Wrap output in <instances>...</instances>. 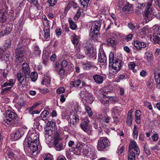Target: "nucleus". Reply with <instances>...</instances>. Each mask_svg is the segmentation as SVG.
<instances>
[{"label":"nucleus","instance_id":"27","mask_svg":"<svg viewBox=\"0 0 160 160\" xmlns=\"http://www.w3.org/2000/svg\"><path fill=\"white\" fill-rule=\"evenodd\" d=\"M141 114L140 111L137 110L135 112V122L138 124H139L141 122Z\"/></svg>","mask_w":160,"mask_h":160},{"label":"nucleus","instance_id":"52","mask_svg":"<svg viewBox=\"0 0 160 160\" xmlns=\"http://www.w3.org/2000/svg\"><path fill=\"white\" fill-rule=\"evenodd\" d=\"M31 78L33 81L36 80L38 77V74L36 72H33L31 74Z\"/></svg>","mask_w":160,"mask_h":160},{"label":"nucleus","instance_id":"46","mask_svg":"<svg viewBox=\"0 0 160 160\" xmlns=\"http://www.w3.org/2000/svg\"><path fill=\"white\" fill-rule=\"evenodd\" d=\"M72 43L74 45H77L78 43L79 40L76 35H74L72 37Z\"/></svg>","mask_w":160,"mask_h":160},{"label":"nucleus","instance_id":"40","mask_svg":"<svg viewBox=\"0 0 160 160\" xmlns=\"http://www.w3.org/2000/svg\"><path fill=\"white\" fill-rule=\"evenodd\" d=\"M83 68L84 69L88 70L92 67L91 62H87L83 64Z\"/></svg>","mask_w":160,"mask_h":160},{"label":"nucleus","instance_id":"47","mask_svg":"<svg viewBox=\"0 0 160 160\" xmlns=\"http://www.w3.org/2000/svg\"><path fill=\"white\" fill-rule=\"evenodd\" d=\"M155 42L157 43H160V33H157V35L153 38Z\"/></svg>","mask_w":160,"mask_h":160},{"label":"nucleus","instance_id":"62","mask_svg":"<svg viewBox=\"0 0 160 160\" xmlns=\"http://www.w3.org/2000/svg\"><path fill=\"white\" fill-rule=\"evenodd\" d=\"M135 66V63L133 62H130L128 65V68L130 69H133Z\"/></svg>","mask_w":160,"mask_h":160},{"label":"nucleus","instance_id":"23","mask_svg":"<svg viewBox=\"0 0 160 160\" xmlns=\"http://www.w3.org/2000/svg\"><path fill=\"white\" fill-rule=\"evenodd\" d=\"M144 58L148 62H150L153 60V55L151 51L147 50L145 53Z\"/></svg>","mask_w":160,"mask_h":160},{"label":"nucleus","instance_id":"63","mask_svg":"<svg viewBox=\"0 0 160 160\" xmlns=\"http://www.w3.org/2000/svg\"><path fill=\"white\" fill-rule=\"evenodd\" d=\"M52 130L51 129L48 128V130L47 129L45 131V135H48L49 136H51L52 135Z\"/></svg>","mask_w":160,"mask_h":160},{"label":"nucleus","instance_id":"33","mask_svg":"<svg viewBox=\"0 0 160 160\" xmlns=\"http://www.w3.org/2000/svg\"><path fill=\"white\" fill-rule=\"evenodd\" d=\"M85 99L86 101L85 105H86L87 103L91 104L94 100V98L92 95L90 93H89V95H88V96L86 98H85Z\"/></svg>","mask_w":160,"mask_h":160},{"label":"nucleus","instance_id":"13","mask_svg":"<svg viewBox=\"0 0 160 160\" xmlns=\"http://www.w3.org/2000/svg\"><path fill=\"white\" fill-rule=\"evenodd\" d=\"M26 130V129L23 128H20L17 130L14 134V137L16 140L18 139L24 134Z\"/></svg>","mask_w":160,"mask_h":160},{"label":"nucleus","instance_id":"44","mask_svg":"<svg viewBox=\"0 0 160 160\" xmlns=\"http://www.w3.org/2000/svg\"><path fill=\"white\" fill-rule=\"evenodd\" d=\"M138 146L136 142L134 141L130 142L128 149L133 150V149Z\"/></svg>","mask_w":160,"mask_h":160},{"label":"nucleus","instance_id":"48","mask_svg":"<svg viewBox=\"0 0 160 160\" xmlns=\"http://www.w3.org/2000/svg\"><path fill=\"white\" fill-rule=\"evenodd\" d=\"M108 45L109 46H113L115 43V41L113 38H109L107 40Z\"/></svg>","mask_w":160,"mask_h":160},{"label":"nucleus","instance_id":"36","mask_svg":"<svg viewBox=\"0 0 160 160\" xmlns=\"http://www.w3.org/2000/svg\"><path fill=\"white\" fill-rule=\"evenodd\" d=\"M49 114V112L46 110H44L41 114L42 119L43 120H46L47 119L48 115Z\"/></svg>","mask_w":160,"mask_h":160},{"label":"nucleus","instance_id":"29","mask_svg":"<svg viewBox=\"0 0 160 160\" xmlns=\"http://www.w3.org/2000/svg\"><path fill=\"white\" fill-rule=\"evenodd\" d=\"M44 32V38L46 40H48L50 37V30L49 28L45 27L43 29Z\"/></svg>","mask_w":160,"mask_h":160},{"label":"nucleus","instance_id":"64","mask_svg":"<svg viewBox=\"0 0 160 160\" xmlns=\"http://www.w3.org/2000/svg\"><path fill=\"white\" fill-rule=\"evenodd\" d=\"M125 78V76L123 75H119L116 80V81L118 82L120 81V80L123 79Z\"/></svg>","mask_w":160,"mask_h":160},{"label":"nucleus","instance_id":"49","mask_svg":"<svg viewBox=\"0 0 160 160\" xmlns=\"http://www.w3.org/2000/svg\"><path fill=\"white\" fill-rule=\"evenodd\" d=\"M47 125L48 127L54 129L55 127V122L53 121H48L47 123Z\"/></svg>","mask_w":160,"mask_h":160},{"label":"nucleus","instance_id":"59","mask_svg":"<svg viewBox=\"0 0 160 160\" xmlns=\"http://www.w3.org/2000/svg\"><path fill=\"white\" fill-rule=\"evenodd\" d=\"M25 103L23 99L19 98L17 104L21 107L23 106Z\"/></svg>","mask_w":160,"mask_h":160},{"label":"nucleus","instance_id":"39","mask_svg":"<svg viewBox=\"0 0 160 160\" xmlns=\"http://www.w3.org/2000/svg\"><path fill=\"white\" fill-rule=\"evenodd\" d=\"M70 28L73 30H75L77 28V26L75 23L73 22L72 20L70 18L68 19Z\"/></svg>","mask_w":160,"mask_h":160},{"label":"nucleus","instance_id":"43","mask_svg":"<svg viewBox=\"0 0 160 160\" xmlns=\"http://www.w3.org/2000/svg\"><path fill=\"white\" fill-rule=\"evenodd\" d=\"M42 157L44 160H53L52 156L50 154H44Z\"/></svg>","mask_w":160,"mask_h":160},{"label":"nucleus","instance_id":"14","mask_svg":"<svg viewBox=\"0 0 160 160\" xmlns=\"http://www.w3.org/2000/svg\"><path fill=\"white\" fill-rule=\"evenodd\" d=\"M12 26L9 24H7L5 29L0 33V36L2 37L10 34L12 31Z\"/></svg>","mask_w":160,"mask_h":160},{"label":"nucleus","instance_id":"5","mask_svg":"<svg viewBox=\"0 0 160 160\" xmlns=\"http://www.w3.org/2000/svg\"><path fill=\"white\" fill-rule=\"evenodd\" d=\"M53 137V145L56 150L60 151L64 149L66 146V142L64 141H61L62 138L57 131L54 132Z\"/></svg>","mask_w":160,"mask_h":160},{"label":"nucleus","instance_id":"20","mask_svg":"<svg viewBox=\"0 0 160 160\" xmlns=\"http://www.w3.org/2000/svg\"><path fill=\"white\" fill-rule=\"evenodd\" d=\"M121 109V108L120 107H114L112 109V115L114 118H118L119 116V113Z\"/></svg>","mask_w":160,"mask_h":160},{"label":"nucleus","instance_id":"15","mask_svg":"<svg viewBox=\"0 0 160 160\" xmlns=\"http://www.w3.org/2000/svg\"><path fill=\"white\" fill-rule=\"evenodd\" d=\"M134 45L137 50H141L142 48L146 47V44L144 42L136 41L134 42Z\"/></svg>","mask_w":160,"mask_h":160},{"label":"nucleus","instance_id":"19","mask_svg":"<svg viewBox=\"0 0 160 160\" xmlns=\"http://www.w3.org/2000/svg\"><path fill=\"white\" fill-rule=\"evenodd\" d=\"M89 93L85 89H84L81 91L80 93L81 99L84 105L85 104L86 102L85 99L86 98V97L88 96V95H89Z\"/></svg>","mask_w":160,"mask_h":160},{"label":"nucleus","instance_id":"51","mask_svg":"<svg viewBox=\"0 0 160 160\" xmlns=\"http://www.w3.org/2000/svg\"><path fill=\"white\" fill-rule=\"evenodd\" d=\"M85 107L86 111L88 114V116L89 117L91 116L92 115V111L91 108L88 106H85Z\"/></svg>","mask_w":160,"mask_h":160},{"label":"nucleus","instance_id":"8","mask_svg":"<svg viewBox=\"0 0 160 160\" xmlns=\"http://www.w3.org/2000/svg\"><path fill=\"white\" fill-rule=\"evenodd\" d=\"M109 145V142L105 137H101L98 140L97 148L98 149L102 151Z\"/></svg>","mask_w":160,"mask_h":160},{"label":"nucleus","instance_id":"41","mask_svg":"<svg viewBox=\"0 0 160 160\" xmlns=\"http://www.w3.org/2000/svg\"><path fill=\"white\" fill-rule=\"evenodd\" d=\"M81 82L80 80L78 79L77 80H75L74 81H72L71 82V84L72 85L73 87H77L80 85Z\"/></svg>","mask_w":160,"mask_h":160},{"label":"nucleus","instance_id":"7","mask_svg":"<svg viewBox=\"0 0 160 160\" xmlns=\"http://www.w3.org/2000/svg\"><path fill=\"white\" fill-rule=\"evenodd\" d=\"M90 120L87 117H85L82 120L80 126L81 129L88 134H91L92 131L91 126L90 125Z\"/></svg>","mask_w":160,"mask_h":160},{"label":"nucleus","instance_id":"26","mask_svg":"<svg viewBox=\"0 0 160 160\" xmlns=\"http://www.w3.org/2000/svg\"><path fill=\"white\" fill-rule=\"evenodd\" d=\"M51 79L49 76H45L41 82L42 85H44L47 87H49L50 84Z\"/></svg>","mask_w":160,"mask_h":160},{"label":"nucleus","instance_id":"37","mask_svg":"<svg viewBox=\"0 0 160 160\" xmlns=\"http://www.w3.org/2000/svg\"><path fill=\"white\" fill-rule=\"evenodd\" d=\"M155 79L156 83L160 82V68L154 73Z\"/></svg>","mask_w":160,"mask_h":160},{"label":"nucleus","instance_id":"9","mask_svg":"<svg viewBox=\"0 0 160 160\" xmlns=\"http://www.w3.org/2000/svg\"><path fill=\"white\" fill-rule=\"evenodd\" d=\"M29 76L27 77L26 74L20 72H18L17 73V78L19 82V85L24 86L27 85V83L29 82Z\"/></svg>","mask_w":160,"mask_h":160},{"label":"nucleus","instance_id":"30","mask_svg":"<svg viewBox=\"0 0 160 160\" xmlns=\"http://www.w3.org/2000/svg\"><path fill=\"white\" fill-rule=\"evenodd\" d=\"M128 160H135V154L133 150L128 149Z\"/></svg>","mask_w":160,"mask_h":160},{"label":"nucleus","instance_id":"38","mask_svg":"<svg viewBox=\"0 0 160 160\" xmlns=\"http://www.w3.org/2000/svg\"><path fill=\"white\" fill-rule=\"evenodd\" d=\"M90 50V54L89 55V57H92L93 59H95L96 58V51L95 49H94L93 48H90L89 49Z\"/></svg>","mask_w":160,"mask_h":160},{"label":"nucleus","instance_id":"18","mask_svg":"<svg viewBox=\"0 0 160 160\" xmlns=\"http://www.w3.org/2000/svg\"><path fill=\"white\" fill-rule=\"evenodd\" d=\"M89 93L85 89H84L81 91L80 93L81 99L84 105L85 104L86 102L85 99L86 98V97L88 96V95H89Z\"/></svg>","mask_w":160,"mask_h":160},{"label":"nucleus","instance_id":"16","mask_svg":"<svg viewBox=\"0 0 160 160\" xmlns=\"http://www.w3.org/2000/svg\"><path fill=\"white\" fill-rule=\"evenodd\" d=\"M98 56V60L100 62L105 63L106 62L107 60L106 56L103 50H101L99 51Z\"/></svg>","mask_w":160,"mask_h":160},{"label":"nucleus","instance_id":"22","mask_svg":"<svg viewBox=\"0 0 160 160\" xmlns=\"http://www.w3.org/2000/svg\"><path fill=\"white\" fill-rule=\"evenodd\" d=\"M122 10L123 11H127L129 13H132L133 11L132 6L131 4L127 3L124 5Z\"/></svg>","mask_w":160,"mask_h":160},{"label":"nucleus","instance_id":"60","mask_svg":"<svg viewBox=\"0 0 160 160\" xmlns=\"http://www.w3.org/2000/svg\"><path fill=\"white\" fill-rule=\"evenodd\" d=\"M158 137V135L157 133H154L151 137L152 138L154 141H157Z\"/></svg>","mask_w":160,"mask_h":160},{"label":"nucleus","instance_id":"35","mask_svg":"<svg viewBox=\"0 0 160 160\" xmlns=\"http://www.w3.org/2000/svg\"><path fill=\"white\" fill-rule=\"evenodd\" d=\"M5 12V11L4 9L0 11V23L4 22L6 19Z\"/></svg>","mask_w":160,"mask_h":160},{"label":"nucleus","instance_id":"12","mask_svg":"<svg viewBox=\"0 0 160 160\" xmlns=\"http://www.w3.org/2000/svg\"><path fill=\"white\" fill-rule=\"evenodd\" d=\"M85 144L81 142H77L76 147L74 148V153L77 155L81 154V150Z\"/></svg>","mask_w":160,"mask_h":160},{"label":"nucleus","instance_id":"11","mask_svg":"<svg viewBox=\"0 0 160 160\" xmlns=\"http://www.w3.org/2000/svg\"><path fill=\"white\" fill-rule=\"evenodd\" d=\"M10 55L9 53H7L5 52L4 49L0 48V58L2 61H8L9 59Z\"/></svg>","mask_w":160,"mask_h":160},{"label":"nucleus","instance_id":"53","mask_svg":"<svg viewBox=\"0 0 160 160\" xmlns=\"http://www.w3.org/2000/svg\"><path fill=\"white\" fill-rule=\"evenodd\" d=\"M90 0H80V3L83 7L87 6L88 5L89 2Z\"/></svg>","mask_w":160,"mask_h":160},{"label":"nucleus","instance_id":"28","mask_svg":"<svg viewBox=\"0 0 160 160\" xmlns=\"http://www.w3.org/2000/svg\"><path fill=\"white\" fill-rule=\"evenodd\" d=\"M79 119L78 116L77 114H74L72 116L70 120V122L72 124H74L78 122Z\"/></svg>","mask_w":160,"mask_h":160},{"label":"nucleus","instance_id":"32","mask_svg":"<svg viewBox=\"0 0 160 160\" xmlns=\"http://www.w3.org/2000/svg\"><path fill=\"white\" fill-rule=\"evenodd\" d=\"M25 139L33 141H36V140L38 141H39L38 136L36 133H33L31 134L30 136L28 138H26Z\"/></svg>","mask_w":160,"mask_h":160},{"label":"nucleus","instance_id":"1","mask_svg":"<svg viewBox=\"0 0 160 160\" xmlns=\"http://www.w3.org/2000/svg\"><path fill=\"white\" fill-rule=\"evenodd\" d=\"M39 144V141L37 140L33 141L25 139L23 142L24 149L29 155L31 157H34L37 155V152H36L38 150L39 146L40 147Z\"/></svg>","mask_w":160,"mask_h":160},{"label":"nucleus","instance_id":"24","mask_svg":"<svg viewBox=\"0 0 160 160\" xmlns=\"http://www.w3.org/2000/svg\"><path fill=\"white\" fill-rule=\"evenodd\" d=\"M93 78L95 82L98 84L102 83L104 80L103 77L98 74L94 75L93 77Z\"/></svg>","mask_w":160,"mask_h":160},{"label":"nucleus","instance_id":"4","mask_svg":"<svg viewBox=\"0 0 160 160\" xmlns=\"http://www.w3.org/2000/svg\"><path fill=\"white\" fill-rule=\"evenodd\" d=\"M101 23L99 21H97L94 22V25L92 26L89 33V37L91 39L94 41H97L99 36V31L100 29Z\"/></svg>","mask_w":160,"mask_h":160},{"label":"nucleus","instance_id":"56","mask_svg":"<svg viewBox=\"0 0 160 160\" xmlns=\"http://www.w3.org/2000/svg\"><path fill=\"white\" fill-rule=\"evenodd\" d=\"M133 37V35L131 34H130L127 36H124L123 38L125 40L127 41H129L131 40Z\"/></svg>","mask_w":160,"mask_h":160},{"label":"nucleus","instance_id":"55","mask_svg":"<svg viewBox=\"0 0 160 160\" xmlns=\"http://www.w3.org/2000/svg\"><path fill=\"white\" fill-rule=\"evenodd\" d=\"M57 1V0H48L47 2L48 3L50 6L52 7L56 4Z\"/></svg>","mask_w":160,"mask_h":160},{"label":"nucleus","instance_id":"10","mask_svg":"<svg viewBox=\"0 0 160 160\" xmlns=\"http://www.w3.org/2000/svg\"><path fill=\"white\" fill-rule=\"evenodd\" d=\"M21 43L19 42L18 47L15 50V57L17 58H21L23 57L25 52V50L23 46H22Z\"/></svg>","mask_w":160,"mask_h":160},{"label":"nucleus","instance_id":"50","mask_svg":"<svg viewBox=\"0 0 160 160\" xmlns=\"http://www.w3.org/2000/svg\"><path fill=\"white\" fill-rule=\"evenodd\" d=\"M85 48H92V43L91 40L89 39L87 41L85 44Z\"/></svg>","mask_w":160,"mask_h":160},{"label":"nucleus","instance_id":"17","mask_svg":"<svg viewBox=\"0 0 160 160\" xmlns=\"http://www.w3.org/2000/svg\"><path fill=\"white\" fill-rule=\"evenodd\" d=\"M22 72L24 73V74H26L27 77L28 76H30V70L29 65L26 63H23L22 66Z\"/></svg>","mask_w":160,"mask_h":160},{"label":"nucleus","instance_id":"57","mask_svg":"<svg viewBox=\"0 0 160 160\" xmlns=\"http://www.w3.org/2000/svg\"><path fill=\"white\" fill-rule=\"evenodd\" d=\"M65 91V89L63 87H61L58 88L56 91L57 92L58 94H61L64 92Z\"/></svg>","mask_w":160,"mask_h":160},{"label":"nucleus","instance_id":"31","mask_svg":"<svg viewBox=\"0 0 160 160\" xmlns=\"http://www.w3.org/2000/svg\"><path fill=\"white\" fill-rule=\"evenodd\" d=\"M12 87H6L1 89L0 94L4 95L9 93L11 92Z\"/></svg>","mask_w":160,"mask_h":160},{"label":"nucleus","instance_id":"25","mask_svg":"<svg viewBox=\"0 0 160 160\" xmlns=\"http://www.w3.org/2000/svg\"><path fill=\"white\" fill-rule=\"evenodd\" d=\"M133 112V110L131 109L128 111V113L127 123V124L129 126L131 125L132 122V113Z\"/></svg>","mask_w":160,"mask_h":160},{"label":"nucleus","instance_id":"45","mask_svg":"<svg viewBox=\"0 0 160 160\" xmlns=\"http://www.w3.org/2000/svg\"><path fill=\"white\" fill-rule=\"evenodd\" d=\"M145 6V5L144 4H141L139 3H137L136 5V8L138 9V11L139 10V11H141L142 10Z\"/></svg>","mask_w":160,"mask_h":160},{"label":"nucleus","instance_id":"6","mask_svg":"<svg viewBox=\"0 0 160 160\" xmlns=\"http://www.w3.org/2000/svg\"><path fill=\"white\" fill-rule=\"evenodd\" d=\"M152 1L150 0L147 3L144 12L143 16L146 22H149L152 18L153 8L152 6Z\"/></svg>","mask_w":160,"mask_h":160},{"label":"nucleus","instance_id":"2","mask_svg":"<svg viewBox=\"0 0 160 160\" xmlns=\"http://www.w3.org/2000/svg\"><path fill=\"white\" fill-rule=\"evenodd\" d=\"M3 121L5 123L13 127L18 126L20 124L17 115L11 111H7L6 116L3 118Z\"/></svg>","mask_w":160,"mask_h":160},{"label":"nucleus","instance_id":"21","mask_svg":"<svg viewBox=\"0 0 160 160\" xmlns=\"http://www.w3.org/2000/svg\"><path fill=\"white\" fill-rule=\"evenodd\" d=\"M15 81L14 79H10L7 81L6 82L4 83L3 84L1 85V88H2L7 86L12 87V88L13 87L15 84Z\"/></svg>","mask_w":160,"mask_h":160},{"label":"nucleus","instance_id":"54","mask_svg":"<svg viewBox=\"0 0 160 160\" xmlns=\"http://www.w3.org/2000/svg\"><path fill=\"white\" fill-rule=\"evenodd\" d=\"M8 73V72L7 70H3L1 71L0 75L5 79L7 77Z\"/></svg>","mask_w":160,"mask_h":160},{"label":"nucleus","instance_id":"58","mask_svg":"<svg viewBox=\"0 0 160 160\" xmlns=\"http://www.w3.org/2000/svg\"><path fill=\"white\" fill-rule=\"evenodd\" d=\"M144 105L148 108L149 110H151L152 109V108L151 104L149 102L147 101L144 102Z\"/></svg>","mask_w":160,"mask_h":160},{"label":"nucleus","instance_id":"3","mask_svg":"<svg viewBox=\"0 0 160 160\" xmlns=\"http://www.w3.org/2000/svg\"><path fill=\"white\" fill-rule=\"evenodd\" d=\"M114 54L111 52L109 55V63L112 64L110 73L114 74L117 73L120 70L122 66V60L121 59L114 58Z\"/></svg>","mask_w":160,"mask_h":160},{"label":"nucleus","instance_id":"42","mask_svg":"<svg viewBox=\"0 0 160 160\" xmlns=\"http://www.w3.org/2000/svg\"><path fill=\"white\" fill-rule=\"evenodd\" d=\"M138 133V128L136 127V125H134L132 133L134 138L137 139V138Z\"/></svg>","mask_w":160,"mask_h":160},{"label":"nucleus","instance_id":"61","mask_svg":"<svg viewBox=\"0 0 160 160\" xmlns=\"http://www.w3.org/2000/svg\"><path fill=\"white\" fill-rule=\"evenodd\" d=\"M89 155H90L91 158L92 159H94L96 158V155L95 152L93 151H91L89 153Z\"/></svg>","mask_w":160,"mask_h":160},{"label":"nucleus","instance_id":"34","mask_svg":"<svg viewBox=\"0 0 160 160\" xmlns=\"http://www.w3.org/2000/svg\"><path fill=\"white\" fill-rule=\"evenodd\" d=\"M33 52L36 56L39 55L41 53V51L38 46L35 44L34 46Z\"/></svg>","mask_w":160,"mask_h":160}]
</instances>
